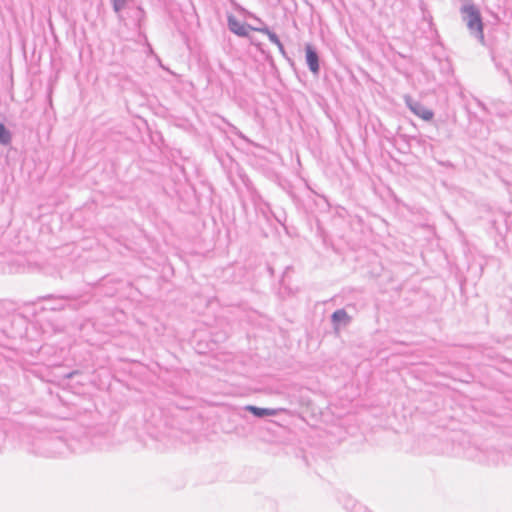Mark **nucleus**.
Masks as SVG:
<instances>
[{"instance_id":"9d476101","label":"nucleus","mask_w":512,"mask_h":512,"mask_svg":"<svg viewBox=\"0 0 512 512\" xmlns=\"http://www.w3.org/2000/svg\"><path fill=\"white\" fill-rule=\"evenodd\" d=\"M276 46L278 47V49H279V51H280V53H281L282 55H285V54H286V53H285L284 46H283V44L281 43V41H280V42H279V44H277Z\"/></svg>"},{"instance_id":"423d86ee","label":"nucleus","mask_w":512,"mask_h":512,"mask_svg":"<svg viewBox=\"0 0 512 512\" xmlns=\"http://www.w3.org/2000/svg\"><path fill=\"white\" fill-rule=\"evenodd\" d=\"M348 321V315L344 309L336 310L332 314V322L335 325V329H338V325L341 322H347Z\"/></svg>"},{"instance_id":"1a4fd4ad","label":"nucleus","mask_w":512,"mask_h":512,"mask_svg":"<svg viewBox=\"0 0 512 512\" xmlns=\"http://www.w3.org/2000/svg\"><path fill=\"white\" fill-rule=\"evenodd\" d=\"M128 0H111L113 9L116 13L121 12L127 5Z\"/></svg>"},{"instance_id":"20e7f679","label":"nucleus","mask_w":512,"mask_h":512,"mask_svg":"<svg viewBox=\"0 0 512 512\" xmlns=\"http://www.w3.org/2000/svg\"><path fill=\"white\" fill-rule=\"evenodd\" d=\"M409 107L414 114H416L418 117L425 121H430L434 116L433 112L430 109L424 107L420 103H412L409 105Z\"/></svg>"},{"instance_id":"f03ea898","label":"nucleus","mask_w":512,"mask_h":512,"mask_svg":"<svg viewBox=\"0 0 512 512\" xmlns=\"http://www.w3.org/2000/svg\"><path fill=\"white\" fill-rule=\"evenodd\" d=\"M305 54H306V63L309 67V70L314 74H318L320 67H319V57H318L317 51L311 44H306Z\"/></svg>"},{"instance_id":"7ed1b4c3","label":"nucleus","mask_w":512,"mask_h":512,"mask_svg":"<svg viewBox=\"0 0 512 512\" xmlns=\"http://www.w3.org/2000/svg\"><path fill=\"white\" fill-rule=\"evenodd\" d=\"M227 21L229 30L231 32L241 37H245L248 35L250 27L247 24L240 22L233 15H229Z\"/></svg>"},{"instance_id":"f257e3e1","label":"nucleus","mask_w":512,"mask_h":512,"mask_svg":"<svg viewBox=\"0 0 512 512\" xmlns=\"http://www.w3.org/2000/svg\"><path fill=\"white\" fill-rule=\"evenodd\" d=\"M463 12L465 13V20L467 23L468 28L471 31L476 32L483 37V24L481 20V16L479 11L474 8L473 6H468L463 9Z\"/></svg>"},{"instance_id":"0eeeda50","label":"nucleus","mask_w":512,"mask_h":512,"mask_svg":"<svg viewBox=\"0 0 512 512\" xmlns=\"http://www.w3.org/2000/svg\"><path fill=\"white\" fill-rule=\"evenodd\" d=\"M12 141L11 132L5 127L4 124L0 123V144L9 145Z\"/></svg>"},{"instance_id":"39448f33","label":"nucleus","mask_w":512,"mask_h":512,"mask_svg":"<svg viewBox=\"0 0 512 512\" xmlns=\"http://www.w3.org/2000/svg\"><path fill=\"white\" fill-rule=\"evenodd\" d=\"M245 409L251 412L256 417L275 416L277 414V410L275 409L259 408L252 405L246 406Z\"/></svg>"},{"instance_id":"6e6552de","label":"nucleus","mask_w":512,"mask_h":512,"mask_svg":"<svg viewBox=\"0 0 512 512\" xmlns=\"http://www.w3.org/2000/svg\"><path fill=\"white\" fill-rule=\"evenodd\" d=\"M257 30L263 34H266L268 39L270 40V42H272L273 44H275V45L279 44V42H280L279 37L277 36L276 33L271 31L269 28L264 27V28H260Z\"/></svg>"}]
</instances>
